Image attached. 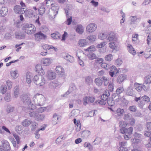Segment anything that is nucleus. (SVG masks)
<instances>
[{
  "label": "nucleus",
  "mask_w": 151,
  "mask_h": 151,
  "mask_svg": "<svg viewBox=\"0 0 151 151\" xmlns=\"http://www.w3.org/2000/svg\"><path fill=\"white\" fill-rule=\"evenodd\" d=\"M150 83L145 81L144 83L142 85L143 89L145 91H148L150 89Z\"/></svg>",
  "instance_id": "bb28decb"
},
{
  "label": "nucleus",
  "mask_w": 151,
  "mask_h": 151,
  "mask_svg": "<svg viewBox=\"0 0 151 151\" xmlns=\"http://www.w3.org/2000/svg\"><path fill=\"white\" fill-rule=\"evenodd\" d=\"M42 68L41 65L37 64L35 67V70L36 72L38 73Z\"/></svg>",
  "instance_id": "69168bd1"
},
{
  "label": "nucleus",
  "mask_w": 151,
  "mask_h": 151,
  "mask_svg": "<svg viewBox=\"0 0 151 151\" xmlns=\"http://www.w3.org/2000/svg\"><path fill=\"white\" fill-rule=\"evenodd\" d=\"M45 8H40V9L38 10V12H39L40 15H42L45 13Z\"/></svg>",
  "instance_id": "774afa93"
},
{
  "label": "nucleus",
  "mask_w": 151,
  "mask_h": 151,
  "mask_svg": "<svg viewBox=\"0 0 151 151\" xmlns=\"http://www.w3.org/2000/svg\"><path fill=\"white\" fill-rule=\"evenodd\" d=\"M58 7L53 6L52 7V11L50 13V16L52 18H54L58 14Z\"/></svg>",
  "instance_id": "ddd939ff"
},
{
  "label": "nucleus",
  "mask_w": 151,
  "mask_h": 151,
  "mask_svg": "<svg viewBox=\"0 0 151 151\" xmlns=\"http://www.w3.org/2000/svg\"><path fill=\"white\" fill-rule=\"evenodd\" d=\"M2 146L4 147L5 150L6 151H8L10 149V147L8 142L6 140H3L1 141Z\"/></svg>",
  "instance_id": "4468645a"
},
{
  "label": "nucleus",
  "mask_w": 151,
  "mask_h": 151,
  "mask_svg": "<svg viewBox=\"0 0 151 151\" xmlns=\"http://www.w3.org/2000/svg\"><path fill=\"white\" fill-rule=\"evenodd\" d=\"M63 137L62 136H60L58 138L55 140V143L57 144H60L61 142L62 141Z\"/></svg>",
  "instance_id": "e2e57ef3"
},
{
  "label": "nucleus",
  "mask_w": 151,
  "mask_h": 151,
  "mask_svg": "<svg viewBox=\"0 0 151 151\" xmlns=\"http://www.w3.org/2000/svg\"><path fill=\"white\" fill-rule=\"evenodd\" d=\"M108 105L110 106H112L114 105V101L112 98H109L107 101Z\"/></svg>",
  "instance_id": "72a5a7b5"
},
{
  "label": "nucleus",
  "mask_w": 151,
  "mask_h": 151,
  "mask_svg": "<svg viewBox=\"0 0 151 151\" xmlns=\"http://www.w3.org/2000/svg\"><path fill=\"white\" fill-rule=\"evenodd\" d=\"M107 40L109 42H116L117 40V38L116 34L111 32L107 33Z\"/></svg>",
  "instance_id": "39448f33"
},
{
  "label": "nucleus",
  "mask_w": 151,
  "mask_h": 151,
  "mask_svg": "<svg viewBox=\"0 0 151 151\" xmlns=\"http://www.w3.org/2000/svg\"><path fill=\"white\" fill-rule=\"evenodd\" d=\"M115 41H112L109 44V47L114 50L118 51L119 50V47L117 46L116 43Z\"/></svg>",
  "instance_id": "a211bd4d"
},
{
  "label": "nucleus",
  "mask_w": 151,
  "mask_h": 151,
  "mask_svg": "<svg viewBox=\"0 0 151 151\" xmlns=\"http://www.w3.org/2000/svg\"><path fill=\"white\" fill-rule=\"evenodd\" d=\"M99 39L101 40H104L106 38L107 39V33H100L99 36Z\"/></svg>",
  "instance_id": "603ef678"
},
{
  "label": "nucleus",
  "mask_w": 151,
  "mask_h": 151,
  "mask_svg": "<svg viewBox=\"0 0 151 151\" xmlns=\"http://www.w3.org/2000/svg\"><path fill=\"white\" fill-rule=\"evenodd\" d=\"M59 85V83L58 82L55 81L50 83V86L51 88H54L58 86Z\"/></svg>",
  "instance_id": "f704fd0d"
},
{
  "label": "nucleus",
  "mask_w": 151,
  "mask_h": 151,
  "mask_svg": "<svg viewBox=\"0 0 151 151\" xmlns=\"http://www.w3.org/2000/svg\"><path fill=\"white\" fill-rule=\"evenodd\" d=\"M133 128L132 127H129L128 129L127 128H125L124 129H119L120 132L122 134H126L131 135L132 133Z\"/></svg>",
  "instance_id": "9b49d317"
},
{
  "label": "nucleus",
  "mask_w": 151,
  "mask_h": 151,
  "mask_svg": "<svg viewBox=\"0 0 151 151\" xmlns=\"http://www.w3.org/2000/svg\"><path fill=\"white\" fill-rule=\"evenodd\" d=\"M151 41V32L147 36V45H150V42Z\"/></svg>",
  "instance_id": "338daca9"
},
{
  "label": "nucleus",
  "mask_w": 151,
  "mask_h": 151,
  "mask_svg": "<svg viewBox=\"0 0 151 151\" xmlns=\"http://www.w3.org/2000/svg\"><path fill=\"white\" fill-rule=\"evenodd\" d=\"M94 82L96 85L99 86H101L102 84L103 80L102 77H99L95 79Z\"/></svg>",
  "instance_id": "cd10ccee"
},
{
  "label": "nucleus",
  "mask_w": 151,
  "mask_h": 151,
  "mask_svg": "<svg viewBox=\"0 0 151 151\" xmlns=\"http://www.w3.org/2000/svg\"><path fill=\"white\" fill-rule=\"evenodd\" d=\"M112 59V56L111 54L106 55L105 57V60L108 61H111Z\"/></svg>",
  "instance_id": "0e129e2a"
},
{
  "label": "nucleus",
  "mask_w": 151,
  "mask_h": 151,
  "mask_svg": "<svg viewBox=\"0 0 151 151\" xmlns=\"http://www.w3.org/2000/svg\"><path fill=\"white\" fill-rule=\"evenodd\" d=\"M124 91V89L123 87H119L116 90V94L119 95Z\"/></svg>",
  "instance_id": "864d4df0"
},
{
  "label": "nucleus",
  "mask_w": 151,
  "mask_h": 151,
  "mask_svg": "<svg viewBox=\"0 0 151 151\" xmlns=\"http://www.w3.org/2000/svg\"><path fill=\"white\" fill-rule=\"evenodd\" d=\"M7 87L3 86H1L0 88L1 93L2 94L5 93L7 91Z\"/></svg>",
  "instance_id": "bf43d9fd"
},
{
  "label": "nucleus",
  "mask_w": 151,
  "mask_h": 151,
  "mask_svg": "<svg viewBox=\"0 0 151 151\" xmlns=\"http://www.w3.org/2000/svg\"><path fill=\"white\" fill-rule=\"evenodd\" d=\"M137 104L138 106L140 109H142L144 106L146 104L144 101L141 99L139 100Z\"/></svg>",
  "instance_id": "58836bf2"
},
{
  "label": "nucleus",
  "mask_w": 151,
  "mask_h": 151,
  "mask_svg": "<svg viewBox=\"0 0 151 151\" xmlns=\"http://www.w3.org/2000/svg\"><path fill=\"white\" fill-rule=\"evenodd\" d=\"M84 146L85 147H87L90 151L93 150V148L92 146L89 143L85 142L84 144Z\"/></svg>",
  "instance_id": "c03bdc74"
},
{
  "label": "nucleus",
  "mask_w": 151,
  "mask_h": 151,
  "mask_svg": "<svg viewBox=\"0 0 151 151\" xmlns=\"http://www.w3.org/2000/svg\"><path fill=\"white\" fill-rule=\"evenodd\" d=\"M14 12L16 14H23L25 12V10L22 9L19 5H17L14 8Z\"/></svg>",
  "instance_id": "9d476101"
},
{
  "label": "nucleus",
  "mask_w": 151,
  "mask_h": 151,
  "mask_svg": "<svg viewBox=\"0 0 151 151\" xmlns=\"http://www.w3.org/2000/svg\"><path fill=\"white\" fill-rule=\"evenodd\" d=\"M90 134V131L87 130H86L83 132L82 134V136L85 138H86L89 136Z\"/></svg>",
  "instance_id": "8fccbe9b"
},
{
  "label": "nucleus",
  "mask_w": 151,
  "mask_h": 151,
  "mask_svg": "<svg viewBox=\"0 0 151 151\" xmlns=\"http://www.w3.org/2000/svg\"><path fill=\"white\" fill-rule=\"evenodd\" d=\"M78 44L80 47H83L87 45L88 42L85 39H81L78 41Z\"/></svg>",
  "instance_id": "c756f323"
},
{
  "label": "nucleus",
  "mask_w": 151,
  "mask_h": 151,
  "mask_svg": "<svg viewBox=\"0 0 151 151\" xmlns=\"http://www.w3.org/2000/svg\"><path fill=\"white\" fill-rule=\"evenodd\" d=\"M106 44V42H101L100 44L97 45H96V47L98 48H101L104 47Z\"/></svg>",
  "instance_id": "6e6d98bb"
},
{
  "label": "nucleus",
  "mask_w": 151,
  "mask_h": 151,
  "mask_svg": "<svg viewBox=\"0 0 151 151\" xmlns=\"http://www.w3.org/2000/svg\"><path fill=\"white\" fill-rule=\"evenodd\" d=\"M47 77L50 80L54 79L56 77L55 73L51 71H49L47 72Z\"/></svg>",
  "instance_id": "412c9836"
},
{
  "label": "nucleus",
  "mask_w": 151,
  "mask_h": 151,
  "mask_svg": "<svg viewBox=\"0 0 151 151\" xmlns=\"http://www.w3.org/2000/svg\"><path fill=\"white\" fill-rule=\"evenodd\" d=\"M60 34L58 32L54 33L51 34L52 37L55 39H58L60 38Z\"/></svg>",
  "instance_id": "79ce46f5"
},
{
  "label": "nucleus",
  "mask_w": 151,
  "mask_h": 151,
  "mask_svg": "<svg viewBox=\"0 0 151 151\" xmlns=\"http://www.w3.org/2000/svg\"><path fill=\"white\" fill-rule=\"evenodd\" d=\"M14 95L15 98H17L19 94V87L16 86L14 88Z\"/></svg>",
  "instance_id": "a19ab883"
},
{
  "label": "nucleus",
  "mask_w": 151,
  "mask_h": 151,
  "mask_svg": "<svg viewBox=\"0 0 151 151\" xmlns=\"http://www.w3.org/2000/svg\"><path fill=\"white\" fill-rule=\"evenodd\" d=\"M15 109L14 107L11 106H8L7 107L6 109V112L8 113L13 112L14 111Z\"/></svg>",
  "instance_id": "09e8293b"
},
{
  "label": "nucleus",
  "mask_w": 151,
  "mask_h": 151,
  "mask_svg": "<svg viewBox=\"0 0 151 151\" xmlns=\"http://www.w3.org/2000/svg\"><path fill=\"white\" fill-rule=\"evenodd\" d=\"M124 92L126 95L128 96H133L135 94L133 87L132 85H130L126 89Z\"/></svg>",
  "instance_id": "423d86ee"
},
{
  "label": "nucleus",
  "mask_w": 151,
  "mask_h": 151,
  "mask_svg": "<svg viewBox=\"0 0 151 151\" xmlns=\"http://www.w3.org/2000/svg\"><path fill=\"white\" fill-rule=\"evenodd\" d=\"M145 81L149 83H151V75H149L146 76L145 78Z\"/></svg>",
  "instance_id": "4d7b16f0"
},
{
  "label": "nucleus",
  "mask_w": 151,
  "mask_h": 151,
  "mask_svg": "<svg viewBox=\"0 0 151 151\" xmlns=\"http://www.w3.org/2000/svg\"><path fill=\"white\" fill-rule=\"evenodd\" d=\"M59 117L57 114H54L53 116L52 120V123L53 125H56L59 122Z\"/></svg>",
  "instance_id": "f3484780"
},
{
  "label": "nucleus",
  "mask_w": 151,
  "mask_h": 151,
  "mask_svg": "<svg viewBox=\"0 0 151 151\" xmlns=\"http://www.w3.org/2000/svg\"><path fill=\"white\" fill-rule=\"evenodd\" d=\"M10 94L9 93H7L6 94L5 96L4 97V99L5 101L7 102L11 100Z\"/></svg>",
  "instance_id": "680f3d73"
},
{
  "label": "nucleus",
  "mask_w": 151,
  "mask_h": 151,
  "mask_svg": "<svg viewBox=\"0 0 151 151\" xmlns=\"http://www.w3.org/2000/svg\"><path fill=\"white\" fill-rule=\"evenodd\" d=\"M34 82L37 85L40 86L44 85L45 82V78L41 75H36L33 78Z\"/></svg>",
  "instance_id": "f03ea898"
},
{
  "label": "nucleus",
  "mask_w": 151,
  "mask_h": 151,
  "mask_svg": "<svg viewBox=\"0 0 151 151\" xmlns=\"http://www.w3.org/2000/svg\"><path fill=\"white\" fill-rule=\"evenodd\" d=\"M77 114L76 111L75 110H73L70 113L69 115L70 117L71 118H73L76 116Z\"/></svg>",
  "instance_id": "49530a36"
},
{
  "label": "nucleus",
  "mask_w": 151,
  "mask_h": 151,
  "mask_svg": "<svg viewBox=\"0 0 151 151\" xmlns=\"http://www.w3.org/2000/svg\"><path fill=\"white\" fill-rule=\"evenodd\" d=\"M97 28V25L95 23H91L86 27V31L87 33H92L94 32Z\"/></svg>",
  "instance_id": "20e7f679"
},
{
  "label": "nucleus",
  "mask_w": 151,
  "mask_h": 151,
  "mask_svg": "<svg viewBox=\"0 0 151 151\" xmlns=\"http://www.w3.org/2000/svg\"><path fill=\"white\" fill-rule=\"evenodd\" d=\"M95 50V48L93 45L91 46L88 48L87 49L85 50L86 51H93Z\"/></svg>",
  "instance_id": "052dcab7"
},
{
  "label": "nucleus",
  "mask_w": 151,
  "mask_h": 151,
  "mask_svg": "<svg viewBox=\"0 0 151 151\" xmlns=\"http://www.w3.org/2000/svg\"><path fill=\"white\" fill-rule=\"evenodd\" d=\"M52 60L51 59L49 58H43L42 59L41 63L43 64L45 66H48L52 63Z\"/></svg>",
  "instance_id": "dca6fc26"
},
{
  "label": "nucleus",
  "mask_w": 151,
  "mask_h": 151,
  "mask_svg": "<svg viewBox=\"0 0 151 151\" xmlns=\"http://www.w3.org/2000/svg\"><path fill=\"white\" fill-rule=\"evenodd\" d=\"M37 117L36 118V120L38 121H42L44 120L45 118V115L43 114H38Z\"/></svg>",
  "instance_id": "7c9ffc66"
},
{
  "label": "nucleus",
  "mask_w": 151,
  "mask_h": 151,
  "mask_svg": "<svg viewBox=\"0 0 151 151\" xmlns=\"http://www.w3.org/2000/svg\"><path fill=\"white\" fill-rule=\"evenodd\" d=\"M134 86L135 89L138 91H140L143 89L142 84L135 83Z\"/></svg>",
  "instance_id": "4c0bfd02"
},
{
  "label": "nucleus",
  "mask_w": 151,
  "mask_h": 151,
  "mask_svg": "<svg viewBox=\"0 0 151 151\" xmlns=\"http://www.w3.org/2000/svg\"><path fill=\"white\" fill-rule=\"evenodd\" d=\"M32 76V75L30 73H27V74L26 76V80L28 83H30L31 81V79Z\"/></svg>",
  "instance_id": "ea45409f"
},
{
  "label": "nucleus",
  "mask_w": 151,
  "mask_h": 151,
  "mask_svg": "<svg viewBox=\"0 0 151 151\" xmlns=\"http://www.w3.org/2000/svg\"><path fill=\"white\" fill-rule=\"evenodd\" d=\"M35 39L37 41H40L42 40H45L47 38V36L42 33L41 32H38L34 35Z\"/></svg>",
  "instance_id": "0eeeda50"
},
{
  "label": "nucleus",
  "mask_w": 151,
  "mask_h": 151,
  "mask_svg": "<svg viewBox=\"0 0 151 151\" xmlns=\"http://www.w3.org/2000/svg\"><path fill=\"white\" fill-rule=\"evenodd\" d=\"M31 126V130L32 131H35L36 128L38 126V124L36 122H34L32 123Z\"/></svg>",
  "instance_id": "3c124183"
},
{
  "label": "nucleus",
  "mask_w": 151,
  "mask_h": 151,
  "mask_svg": "<svg viewBox=\"0 0 151 151\" xmlns=\"http://www.w3.org/2000/svg\"><path fill=\"white\" fill-rule=\"evenodd\" d=\"M114 86L113 83L110 82L109 83L108 86V88L110 91H112L114 88Z\"/></svg>",
  "instance_id": "13d9d810"
},
{
  "label": "nucleus",
  "mask_w": 151,
  "mask_h": 151,
  "mask_svg": "<svg viewBox=\"0 0 151 151\" xmlns=\"http://www.w3.org/2000/svg\"><path fill=\"white\" fill-rule=\"evenodd\" d=\"M15 37L17 39H23L25 37V35L24 33L16 32L15 33Z\"/></svg>",
  "instance_id": "a878e982"
},
{
  "label": "nucleus",
  "mask_w": 151,
  "mask_h": 151,
  "mask_svg": "<svg viewBox=\"0 0 151 151\" xmlns=\"http://www.w3.org/2000/svg\"><path fill=\"white\" fill-rule=\"evenodd\" d=\"M142 99L146 104L150 101V98L146 95H144L142 97H135L134 98V100L135 101L138 102L139 100Z\"/></svg>",
  "instance_id": "1a4fd4ad"
},
{
  "label": "nucleus",
  "mask_w": 151,
  "mask_h": 151,
  "mask_svg": "<svg viewBox=\"0 0 151 151\" xmlns=\"http://www.w3.org/2000/svg\"><path fill=\"white\" fill-rule=\"evenodd\" d=\"M21 100L25 105L27 104L29 106L31 105V100L27 94H23L22 96Z\"/></svg>",
  "instance_id": "6e6552de"
},
{
  "label": "nucleus",
  "mask_w": 151,
  "mask_h": 151,
  "mask_svg": "<svg viewBox=\"0 0 151 151\" xmlns=\"http://www.w3.org/2000/svg\"><path fill=\"white\" fill-rule=\"evenodd\" d=\"M116 112L117 115L120 116H122L124 113V109L120 108H118L116 110Z\"/></svg>",
  "instance_id": "e433bc0d"
},
{
  "label": "nucleus",
  "mask_w": 151,
  "mask_h": 151,
  "mask_svg": "<svg viewBox=\"0 0 151 151\" xmlns=\"http://www.w3.org/2000/svg\"><path fill=\"white\" fill-rule=\"evenodd\" d=\"M32 123V121L28 119H26L23 120L22 122V125L24 127H27Z\"/></svg>",
  "instance_id": "393cba45"
},
{
  "label": "nucleus",
  "mask_w": 151,
  "mask_h": 151,
  "mask_svg": "<svg viewBox=\"0 0 151 151\" xmlns=\"http://www.w3.org/2000/svg\"><path fill=\"white\" fill-rule=\"evenodd\" d=\"M32 101L36 105L42 106L45 103V98L42 94L37 93L33 96Z\"/></svg>",
  "instance_id": "f257e3e1"
},
{
  "label": "nucleus",
  "mask_w": 151,
  "mask_h": 151,
  "mask_svg": "<svg viewBox=\"0 0 151 151\" xmlns=\"http://www.w3.org/2000/svg\"><path fill=\"white\" fill-rule=\"evenodd\" d=\"M96 39V36L94 35H90L88 36L86 39L88 40L89 42H93L95 41Z\"/></svg>",
  "instance_id": "2f4dec72"
},
{
  "label": "nucleus",
  "mask_w": 151,
  "mask_h": 151,
  "mask_svg": "<svg viewBox=\"0 0 151 151\" xmlns=\"http://www.w3.org/2000/svg\"><path fill=\"white\" fill-rule=\"evenodd\" d=\"M127 77V76L124 74H121L118 76L116 81L118 83L120 84L126 79Z\"/></svg>",
  "instance_id": "2eb2a0df"
},
{
  "label": "nucleus",
  "mask_w": 151,
  "mask_h": 151,
  "mask_svg": "<svg viewBox=\"0 0 151 151\" xmlns=\"http://www.w3.org/2000/svg\"><path fill=\"white\" fill-rule=\"evenodd\" d=\"M24 13L26 16L29 17V18L35 16L34 12L32 10H26Z\"/></svg>",
  "instance_id": "5701e85b"
},
{
  "label": "nucleus",
  "mask_w": 151,
  "mask_h": 151,
  "mask_svg": "<svg viewBox=\"0 0 151 151\" xmlns=\"http://www.w3.org/2000/svg\"><path fill=\"white\" fill-rule=\"evenodd\" d=\"M102 79L103 80V82H104V85L106 86L109 83V80L108 78L105 76H103L102 77Z\"/></svg>",
  "instance_id": "37998d69"
},
{
  "label": "nucleus",
  "mask_w": 151,
  "mask_h": 151,
  "mask_svg": "<svg viewBox=\"0 0 151 151\" xmlns=\"http://www.w3.org/2000/svg\"><path fill=\"white\" fill-rule=\"evenodd\" d=\"M76 32L80 35L82 34L84 31V28L83 26L79 24L77 26L76 28Z\"/></svg>",
  "instance_id": "6ab92c4d"
},
{
  "label": "nucleus",
  "mask_w": 151,
  "mask_h": 151,
  "mask_svg": "<svg viewBox=\"0 0 151 151\" xmlns=\"http://www.w3.org/2000/svg\"><path fill=\"white\" fill-rule=\"evenodd\" d=\"M42 47L45 50H49L51 49H53L55 51H57L58 50L57 48H55L53 46L50 45L46 44L42 45Z\"/></svg>",
  "instance_id": "b1692460"
},
{
  "label": "nucleus",
  "mask_w": 151,
  "mask_h": 151,
  "mask_svg": "<svg viewBox=\"0 0 151 151\" xmlns=\"http://www.w3.org/2000/svg\"><path fill=\"white\" fill-rule=\"evenodd\" d=\"M93 80L92 78L89 76H88L86 78L85 81L86 83L90 84L92 82Z\"/></svg>",
  "instance_id": "5fc2aeb1"
},
{
  "label": "nucleus",
  "mask_w": 151,
  "mask_h": 151,
  "mask_svg": "<svg viewBox=\"0 0 151 151\" xmlns=\"http://www.w3.org/2000/svg\"><path fill=\"white\" fill-rule=\"evenodd\" d=\"M38 112L36 111H32V112H29V116L32 118H34L36 119V118L37 117Z\"/></svg>",
  "instance_id": "c9c22d12"
},
{
  "label": "nucleus",
  "mask_w": 151,
  "mask_h": 151,
  "mask_svg": "<svg viewBox=\"0 0 151 151\" xmlns=\"http://www.w3.org/2000/svg\"><path fill=\"white\" fill-rule=\"evenodd\" d=\"M8 12V9L6 7L3 6L1 8L0 14L2 17H4L6 15Z\"/></svg>",
  "instance_id": "aec40b11"
},
{
  "label": "nucleus",
  "mask_w": 151,
  "mask_h": 151,
  "mask_svg": "<svg viewBox=\"0 0 151 151\" xmlns=\"http://www.w3.org/2000/svg\"><path fill=\"white\" fill-rule=\"evenodd\" d=\"M55 71L58 75L63 76L65 74V71L64 68L61 66L58 65L56 66Z\"/></svg>",
  "instance_id": "f8f14e48"
},
{
  "label": "nucleus",
  "mask_w": 151,
  "mask_h": 151,
  "mask_svg": "<svg viewBox=\"0 0 151 151\" xmlns=\"http://www.w3.org/2000/svg\"><path fill=\"white\" fill-rule=\"evenodd\" d=\"M65 58L66 60L70 63H73L74 61L73 57L69 55H67Z\"/></svg>",
  "instance_id": "de8ad7c7"
},
{
  "label": "nucleus",
  "mask_w": 151,
  "mask_h": 151,
  "mask_svg": "<svg viewBox=\"0 0 151 151\" xmlns=\"http://www.w3.org/2000/svg\"><path fill=\"white\" fill-rule=\"evenodd\" d=\"M127 47L128 50L129 52L131 53L133 55H135L136 53V51L132 45L128 44L127 45Z\"/></svg>",
  "instance_id": "c85d7f7f"
},
{
  "label": "nucleus",
  "mask_w": 151,
  "mask_h": 151,
  "mask_svg": "<svg viewBox=\"0 0 151 151\" xmlns=\"http://www.w3.org/2000/svg\"><path fill=\"white\" fill-rule=\"evenodd\" d=\"M23 30L24 32L28 34L34 33L36 31V28L32 24H27L23 27Z\"/></svg>",
  "instance_id": "7ed1b4c3"
},
{
  "label": "nucleus",
  "mask_w": 151,
  "mask_h": 151,
  "mask_svg": "<svg viewBox=\"0 0 151 151\" xmlns=\"http://www.w3.org/2000/svg\"><path fill=\"white\" fill-rule=\"evenodd\" d=\"M127 125V123L124 121H121L119 122V127L120 128V129H124L126 128L125 127Z\"/></svg>",
  "instance_id": "a18cd8bd"
},
{
  "label": "nucleus",
  "mask_w": 151,
  "mask_h": 151,
  "mask_svg": "<svg viewBox=\"0 0 151 151\" xmlns=\"http://www.w3.org/2000/svg\"><path fill=\"white\" fill-rule=\"evenodd\" d=\"M10 73L11 77L14 79L16 78L19 76L18 71L17 70L12 71H11Z\"/></svg>",
  "instance_id": "473e14b6"
},
{
  "label": "nucleus",
  "mask_w": 151,
  "mask_h": 151,
  "mask_svg": "<svg viewBox=\"0 0 151 151\" xmlns=\"http://www.w3.org/2000/svg\"><path fill=\"white\" fill-rule=\"evenodd\" d=\"M116 67L114 66H112L111 67L110 69V71L109 72V74L111 77H113L116 76Z\"/></svg>",
  "instance_id": "4be33fe9"
}]
</instances>
